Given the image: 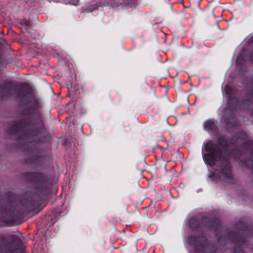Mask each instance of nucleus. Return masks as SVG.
<instances>
[{"label":"nucleus","mask_w":253,"mask_h":253,"mask_svg":"<svg viewBox=\"0 0 253 253\" xmlns=\"http://www.w3.org/2000/svg\"><path fill=\"white\" fill-rule=\"evenodd\" d=\"M14 238L17 242L20 241L19 239L17 237H15Z\"/></svg>","instance_id":"6e6552de"},{"label":"nucleus","mask_w":253,"mask_h":253,"mask_svg":"<svg viewBox=\"0 0 253 253\" xmlns=\"http://www.w3.org/2000/svg\"><path fill=\"white\" fill-rule=\"evenodd\" d=\"M205 162L211 166L216 164L221 159V152L217 147L214 146L210 141H207L202 151Z\"/></svg>","instance_id":"f257e3e1"},{"label":"nucleus","mask_w":253,"mask_h":253,"mask_svg":"<svg viewBox=\"0 0 253 253\" xmlns=\"http://www.w3.org/2000/svg\"><path fill=\"white\" fill-rule=\"evenodd\" d=\"M214 126V122L212 120H208L204 123V127L206 130H211Z\"/></svg>","instance_id":"20e7f679"},{"label":"nucleus","mask_w":253,"mask_h":253,"mask_svg":"<svg viewBox=\"0 0 253 253\" xmlns=\"http://www.w3.org/2000/svg\"><path fill=\"white\" fill-rule=\"evenodd\" d=\"M78 0H70V3L74 5H76L78 4Z\"/></svg>","instance_id":"39448f33"},{"label":"nucleus","mask_w":253,"mask_h":253,"mask_svg":"<svg viewBox=\"0 0 253 253\" xmlns=\"http://www.w3.org/2000/svg\"><path fill=\"white\" fill-rule=\"evenodd\" d=\"M18 131L24 132V136H22V139H28L31 143L37 142L39 140L37 133L32 132L29 127L27 126H20Z\"/></svg>","instance_id":"7ed1b4c3"},{"label":"nucleus","mask_w":253,"mask_h":253,"mask_svg":"<svg viewBox=\"0 0 253 253\" xmlns=\"http://www.w3.org/2000/svg\"><path fill=\"white\" fill-rule=\"evenodd\" d=\"M223 168L219 170V172L216 173L218 175V178L226 183H230L232 182V175L230 173L229 165L227 162L225 160H221Z\"/></svg>","instance_id":"f03ea898"},{"label":"nucleus","mask_w":253,"mask_h":253,"mask_svg":"<svg viewBox=\"0 0 253 253\" xmlns=\"http://www.w3.org/2000/svg\"><path fill=\"white\" fill-rule=\"evenodd\" d=\"M229 90H230V86H226L225 87V91L227 93H229Z\"/></svg>","instance_id":"423d86ee"},{"label":"nucleus","mask_w":253,"mask_h":253,"mask_svg":"<svg viewBox=\"0 0 253 253\" xmlns=\"http://www.w3.org/2000/svg\"><path fill=\"white\" fill-rule=\"evenodd\" d=\"M22 250L20 248L17 249L15 251H14L13 253H21Z\"/></svg>","instance_id":"0eeeda50"}]
</instances>
